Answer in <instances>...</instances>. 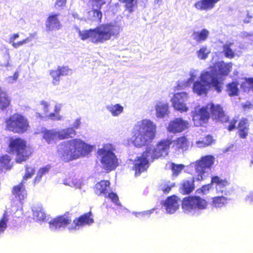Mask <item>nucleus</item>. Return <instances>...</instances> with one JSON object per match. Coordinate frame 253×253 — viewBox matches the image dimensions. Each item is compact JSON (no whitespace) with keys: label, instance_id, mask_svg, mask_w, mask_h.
<instances>
[{"label":"nucleus","instance_id":"obj_32","mask_svg":"<svg viewBox=\"0 0 253 253\" xmlns=\"http://www.w3.org/2000/svg\"><path fill=\"white\" fill-rule=\"evenodd\" d=\"M62 107L61 103H56L54 106V112L48 114V118L53 121H61L63 120V117L59 113Z\"/></svg>","mask_w":253,"mask_h":253},{"label":"nucleus","instance_id":"obj_43","mask_svg":"<svg viewBox=\"0 0 253 253\" xmlns=\"http://www.w3.org/2000/svg\"><path fill=\"white\" fill-rule=\"evenodd\" d=\"M169 168L172 171L173 176H177L181 171L184 169L185 166L182 164H169Z\"/></svg>","mask_w":253,"mask_h":253},{"label":"nucleus","instance_id":"obj_12","mask_svg":"<svg viewBox=\"0 0 253 253\" xmlns=\"http://www.w3.org/2000/svg\"><path fill=\"white\" fill-rule=\"evenodd\" d=\"M6 128L14 133H23L29 127L27 119L21 114L15 113L5 121Z\"/></svg>","mask_w":253,"mask_h":253},{"label":"nucleus","instance_id":"obj_2","mask_svg":"<svg viewBox=\"0 0 253 253\" xmlns=\"http://www.w3.org/2000/svg\"><path fill=\"white\" fill-rule=\"evenodd\" d=\"M93 146L80 138H74L60 143L57 146V154L63 161L68 162L88 155Z\"/></svg>","mask_w":253,"mask_h":253},{"label":"nucleus","instance_id":"obj_5","mask_svg":"<svg viewBox=\"0 0 253 253\" xmlns=\"http://www.w3.org/2000/svg\"><path fill=\"white\" fill-rule=\"evenodd\" d=\"M211 112L213 119L222 122H226L228 117L226 116L221 107L218 104L214 105L210 103L205 107H197L192 112V120L194 126H199L205 124L210 118V113Z\"/></svg>","mask_w":253,"mask_h":253},{"label":"nucleus","instance_id":"obj_64","mask_svg":"<svg viewBox=\"0 0 253 253\" xmlns=\"http://www.w3.org/2000/svg\"><path fill=\"white\" fill-rule=\"evenodd\" d=\"M39 117H40V118H42V116H41V115H40V114H39Z\"/></svg>","mask_w":253,"mask_h":253},{"label":"nucleus","instance_id":"obj_59","mask_svg":"<svg viewBox=\"0 0 253 253\" xmlns=\"http://www.w3.org/2000/svg\"><path fill=\"white\" fill-rule=\"evenodd\" d=\"M237 120L232 119L229 122V125L228 126V129L229 131L232 130L235 127V125L236 124Z\"/></svg>","mask_w":253,"mask_h":253},{"label":"nucleus","instance_id":"obj_20","mask_svg":"<svg viewBox=\"0 0 253 253\" xmlns=\"http://www.w3.org/2000/svg\"><path fill=\"white\" fill-rule=\"evenodd\" d=\"M43 139L48 144H54L59 139V133L57 129H47L44 128L41 132Z\"/></svg>","mask_w":253,"mask_h":253},{"label":"nucleus","instance_id":"obj_13","mask_svg":"<svg viewBox=\"0 0 253 253\" xmlns=\"http://www.w3.org/2000/svg\"><path fill=\"white\" fill-rule=\"evenodd\" d=\"M232 67V64L231 63L220 61L216 63L213 66L210 67L206 71L211 72L213 77L217 80H220V88L222 90L224 76L229 74L231 71Z\"/></svg>","mask_w":253,"mask_h":253},{"label":"nucleus","instance_id":"obj_46","mask_svg":"<svg viewBox=\"0 0 253 253\" xmlns=\"http://www.w3.org/2000/svg\"><path fill=\"white\" fill-rule=\"evenodd\" d=\"M121 2L125 3L126 8L131 12L134 10V7L136 4L137 0H119Z\"/></svg>","mask_w":253,"mask_h":253},{"label":"nucleus","instance_id":"obj_60","mask_svg":"<svg viewBox=\"0 0 253 253\" xmlns=\"http://www.w3.org/2000/svg\"><path fill=\"white\" fill-rule=\"evenodd\" d=\"M66 0H57L55 5L58 7L62 6L65 5Z\"/></svg>","mask_w":253,"mask_h":253},{"label":"nucleus","instance_id":"obj_6","mask_svg":"<svg viewBox=\"0 0 253 253\" xmlns=\"http://www.w3.org/2000/svg\"><path fill=\"white\" fill-rule=\"evenodd\" d=\"M93 222L92 213L89 212L74 219L72 223L71 219L66 215L57 217L49 222V227L53 231L65 228H67L70 231H72L79 230L84 226L89 225Z\"/></svg>","mask_w":253,"mask_h":253},{"label":"nucleus","instance_id":"obj_29","mask_svg":"<svg viewBox=\"0 0 253 253\" xmlns=\"http://www.w3.org/2000/svg\"><path fill=\"white\" fill-rule=\"evenodd\" d=\"M58 130L59 140L73 138L77 134L76 131L74 129V128L71 127L58 129Z\"/></svg>","mask_w":253,"mask_h":253},{"label":"nucleus","instance_id":"obj_25","mask_svg":"<svg viewBox=\"0 0 253 253\" xmlns=\"http://www.w3.org/2000/svg\"><path fill=\"white\" fill-rule=\"evenodd\" d=\"M58 15L54 14L50 15L46 21V28L49 31L58 30L61 28L60 24L58 18Z\"/></svg>","mask_w":253,"mask_h":253},{"label":"nucleus","instance_id":"obj_15","mask_svg":"<svg viewBox=\"0 0 253 253\" xmlns=\"http://www.w3.org/2000/svg\"><path fill=\"white\" fill-rule=\"evenodd\" d=\"M211 183L215 185V190L218 194L228 195L230 194V182L225 179L214 176L211 178Z\"/></svg>","mask_w":253,"mask_h":253},{"label":"nucleus","instance_id":"obj_42","mask_svg":"<svg viewBox=\"0 0 253 253\" xmlns=\"http://www.w3.org/2000/svg\"><path fill=\"white\" fill-rule=\"evenodd\" d=\"M238 84L234 82L227 85V91L230 96L237 95L239 91Z\"/></svg>","mask_w":253,"mask_h":253},{"label":"nucleus","instance_id":"obj_1","mask_svg":"<svg viewBox=\"0 0 253 253\" xmlns=\"http://www.w3.org/2000/svg\"><path fill=\"white\" fill-rule=\"evenodd\" d=\"M172 142L169 139H164L156 146H147L146 150L142 154L137 156L134 159H130L128 166L135 171V175H139L146 171L149 166L150 162L167 156Z\"/></svg>","mask_w":253,"mask_h":253},{"label":"nucleus","instance_id":"obj_22","mask_svg":"<svg viewBox=\"0 0 253 253\" xmlns=\"http://www.w3.org/2000/svg\"><path fill=\"white\" fill-rule=\"evenodd\" d=\"M220 0H199L194 4L195 7L201 11H208L214 8Z\"/></svg>","mask_w":253,"mask_h":253},{"label":"nucleus","instance_id":"obj_34","mask_svg":"<svg viewBox=\"0 0 253 253\" xmlns=\"http://www.w3.org/2000/svg\"><path fill=\"white\" fill-rule=\"evenodd\" d=\"M209 31L205 29L201 31L194 32L192 34L193 39L197 42H201L206 41L209 36Z\"/></svg>","mask_w":253,"mask_h":253},{"label":"nucleus","instance_id":"obj_54","mask_svg":"<svg viewBox=\"0 0 253 253\" xmlns=\"http://www.w3.org/2000/svg\"><path fill=\"white\" fill-rule=\"evenodd\" d=\"M107 196L109 197V199H110L112 202H113L114 204L118 206H120V202L119 200V198L118 196L114 193H111L107 194Z\"/></svg>","mask_w":253,"mask_h":253},{"label":"nucleus","instance_id":"obj_9","mask_svg":"<svg viewBox=\"0 0 253 253\" xmlns=\"http://www.w3.org/2000/svg\"><path fill=\"white\" fill-rule=\"evenodd\" d=\"M208 206V202L199 196H189L185 198L182 203L183 211L190 215L198 216L206 210Z\"/></svg>","mask_w":253,"mask_h":253},{"label":"nucleus","instance_id":"obj_45","mask_svg":"<svg viewBox=\"0 0 253 253\" xmlns=\"http://www.w3.org/2000/svg\"><path fill=\"white\" fill-rule=\"evenodd\" d=\"M11 158L9 156L7 155H3L0 157V163L2 167L8 169H10L11 165H10V161Z\"/></svg>","mask_w":253,"mask_h":253},{"label":"nucleus","instance_id":"obj_19","mask_svg":"<svg viewBox=\"0 0 253 253\" xmlns=\"http://www.w3.org/2000/svg\"><path fill=\"white\" fill-rule=\"evenodd\" d=\"M35 37V34H30L26 38L19 41L16 40L19 37V33H14L10 35L8 42L15 48H18L24 44L31 42Z\"/></svg>","mask_w":253,"mask_h":253},{"label":"nucleus","instance_id":"obj_14","mask_svg":"<svg viewBox=\"0 0 253 253\" xmlns=\"http://www.w3.org/2000/svg\"><path fill=\"white\" fill-rule=\"evenodd\" d=\"M189 96L186 92H178L174 94L170 101L173 108L180 113H185L188 111V107L186 102L188 100Z\"/></svg>","mask_w":253,"mask_h":253},{"label":"nucleus","instance_id":"obj_37","mask_svg":"<svg viewBox=\"0 0 253 253\" xmlns=\"http://www.w3.org/2000/svg\"><path fill=\"white\" fill-rule=\"evenodd\" d=\"M102 13L97 9H93L87 13V19L93 22H100L102 18Z\"/></svg>","mask_w":253,"mask_h":253},{"label":"nucleus","instance_id":"obj_30","mask_svg":"<svg viewBox=\"0 0 253 253\" xmlns=\"http://www.w3.org/2000/svg\"><path fill=\"white\" fill-rule=\"evenodd\" d=\"M106 108L113 117H118L124 112V107L120 104H108Z\"/></svg>","mask_w":253,"mask_h":253},{"label":"nucleus","instance_id":"obj_39","mask_svg":"<svg viewBox=\"0 0 253 253\" xmlns=\"http://www.w3.org/2000/svg\"><path fill=\"white\" fill-rule=\"evenodd\" d=\"M210 52V49L206 46H202L196 51V55L199 59L206 60L208 58Z\"/></svg>","mask_w":253,"mask_h":253},{"label":"nucleus","instance_id":"obj_48","mask_svg":"<svg viewBox=\"0 0 253 253\" xmlns=\"http://www.w3.org/2000/svg\"><path fill=\"white\" fill-rule=\"evenodd\" d=\"M253 86V78H245L241 84V87L244 91H247Z\"/></svg>","mask_w":253,"mask_h":253},{"label":"nucleus","instance_id":"obj_44","mask_svg":"<svg viewBox=\"0 0 253 253\" xmlns=\"http://www.w3.org/2000/svg\"><path fill=\"white\" fill-rule=\"evenodd\" d=\"M40 108L43 111V114L48 118V113L50 110L51 102L42 100L40 103Z\"/></svg>","mask_w":253,"mask_h":253},{"label":"nucleus","instance_id":"obj_24","mask_svg":"<svg viewBox=\"0 0 253 253\" xmlns=\"http://www.w3.org/2000/svg\"><path fill=\"white\" fill-rule=\"evenodd\" d=\"M25 182L22 181L21 182L14 186L13 188V194L16 198H17L21 205V202L27 197V191L25 190L24 184Z\"/></svg>","mask_w":253,"mask_h":253},{"label":"nucleus","instance_id":"obj_11","mask_svg":"<svg viewBox=\"0 0 253 253\" xmlns=\"http://www.w3.org/2000/svg\"><path fill=\"white\" fill-rule=\"evenodd\" d=\"M9 147L10 150L16 155L17 163L26 161L31 154V152L26 147V142L20 138L11 139Z\"/></svg>","mask_w":253,"mask_h":253},{"label":"nucleus","instance_id":"obj_26","mask_svg":"<svg viewBox=\"0 0 253 253\" xmlns=\"http://www.w3.org/2000/svg\"><path fill=\"white\" fill-rule=\"evenodd\" d=\"M33 216L36 221H43L45 218V213L42 206L39 204H34L32 208Z\"/></svg>","mask_w":253,"mask_h":253},{"label":"nucleus","instance_id":"obj_53","mask_svg":"<svg viewBox=\"0 0 253 253\" xmlns=\"http://www.w3.org/2000/svg\"><path fill=\"white\" fill-rule=\"evenodd\" d=\"M19 72L16 71L14 73V75L11 76H9L5 79L6 82L9 84H13L15 83L19 77Z\"/></svg>","mask_w":253,"mask_h":253},{"label":"nucleus","instance_id":"obj_4","mask_svg":"<svg viewBox=\"0 0 253 253\" xmlns=\"http://www.w3.org/2000/svg\"><path fill=\"white\" fill-rule=\"evenodd\" d=\"M215 158L211 155L202 157L194 164L195 174L193 179L185 180L182 184L181 190L183 194H189L194 188V182L204 180L210 174L211 168L214 163Z\"/></svg>","mask_w":253,"mask_h":253},{"label":"nucleus","instance_id":"obj_41","mask_svg":"<svg viewBox=\"0 0 253 253\" xmlns=\"http://www.w3.org/2000/svg\"><path fill=\"white\" fill-rule=\"evenodd\" d=\"M8 216L6 211H5L0 218V236L2 234L7 228V223L8 221Z\"/></svg>","mask_w":253,"mask_h":253},{"label":"nucleus","instance_id":"obj_63","mask_svg":"<svg viewBox=\"0 0 253 253\" xmlns=\"http://www.w3.org/2000/svg\"><path fill=\"white\" fill-rule=\"evenodd\" d=\"M138 216H137V217H142L141 214H137Z\"/></svg>","mask_w":253,"mask_h":253},{"label":"nucleus","instance_id":"obj_16","mask_svg":"<svg viewBox=\"0 0 253 253\" xmlns=\"http://www.w3.org/2000/svg\"><path fill=\"white\" fill-rule=\"evenodd\" d=\"M189 126L188 121L184 120L182 118H177L169 123L167 129L170 132L176 133L184 131Z\"/></svg>","mask_w":253,"mask_h":253},{"label":"nucleus","instance_id":"obj_27","mask_svg":"<svg viewBox=\"0 0 253 253\" xmlns=\"http://www.w3.org/2000/svg\"><path fill=\"white\" fill-rule=\"evenodd\" d=\"M173 147L177 151H184L187 150L189 143L187 138L184 136L178 138L173 141Z\"/></svg>","mask_w":253,"mask_h":253},{"label":"nucleus","instance_id":"obj_8","mask_svg":"<svg viewBox=\"0 0 253 253\" xmlns=\"http://www.w3.org/2000/svg\"><path fill=\"white\" fill-rule=\"evenodd\" d=\"M115 149L113 144L107 143L97 150L101 164L105 170H113L118 166V160L114 153Z\"/></svg>","mask_w":253,"mask_h":253},{"label":"nucleus","instance_id":"obj_21","mask_svg":"<svg viewBox=\"0 0 253 253\" xmlns=\"http://www.w3.org/2000/svg\"><path fill=\"white\" fill-rule=\"evenodd\" d=\"M198 75L199 71L198 70L191 69L188 73L189 78L185 81H179L178 82L177 87L180 89H184L186 87L190 86L196 81Z\"/></svg>","mask_w":253,"mask_h":253},{"label":"nucleus","instance_id":"obj_58","mask_svg":"<svg viewBox=\"0 0 253 253\" xmlns=\"http://www.w3.org/2000/svg\"><path fill=\"white\" fill-rule=\"evenodd\" d=\"M81 125V119L77 118L74 121L72 127L74 128V129L76 130V129H78L80 127Z\"/></svg>","mask_w":253,"mask_h":253},{"label":"nucleus","instance_id":"obj_18","mask_svg":"<svg viewBox=\"0 0 253 253\" xmlns=\"http://www.w3.org/2000/svg\"><path fill=\"white\" fill-rule=\"evenodd\" d=\"M155 115L157 118L163 119L169 114V104L167 100L159 99L155 102Z\"/></svg>","mask_w":253,"mask_h":253},{"label":"nucleus","instance_id":"obj_40","mask_svg":"<svg viewBox=\"0 0 253 253\" xmlns=\"http://www.w3.org/2000/svg\"><path fill=\"white\" fill-rule=\"evenodd\" d=\"M214 140L211 135H207L203 138L202 140L197 141L196 144L199 148L207 147L212 144Z\"/></svg>","mask_w":253,"mask_h":253},{"label":"nucleus","instance_id":"obj_10","mask_svg":"<svg viewBox=\"0 0 253 253\" xmlns=\"http://www.w3.org/2000/svg\"><path fill=\"white\" fill-rule=\"evenodd\" d=\"M94 30L95 36L93 40L95 43H103L119 33V27L110 24H102Z\"/></svg>","mask_w":253,"mask_h":253},{"label":"nucleus","instance_id":"obj_36","mask_svg":"<svg viewBox=\"0 0 253 253\" xmlns=\"http://www.w3.org/2000/svg\"><path fill=\"white\" fill-rule=\"evenodd\" d=\"M10 103V100L6 92L0 87V109L3 110L7 108Z\"/></svg>","mask_w":253,"mask_h":253},{"label":"nucleus","instance_id":"obj_56","mask_svg":"<svg viewBox=\"0 0 253 253\" xmlns=\"http://www.w3.org/2000/svg\"><path fill=\"white\" fill-rule=\"evenodd\" d=\"M245 202L249 205H253V192L249 193L245 198Z\"/></svg>","mask_w":253,"mask_h":253},{"label":"nucleus","instance_id":"obj_33","mask_svg":"<svg viewBox=\"0 0 253 253\" xmlns=\"http://www.w3.org/2000/svg\"><path fill=\"white\" fill-rule=\"evenodd\" d=\"M64 184L66 185L74 187L77 189H81L83 185V180L77 177H70L64 180Z\"/></svg>","mask_w":253,"mask_h":253},{"label":"nucleus","instance_id":"obj_57","mask_svg":"<svg viewBox=\"0 0 253 253\" xmlns=\"http://www.w3.org/2000/svg\"><path fill=\"white\" fill-rule=\"evenodd\" d=\"M212 183L208 184L207 185H205L202 186V187L199 189V190H200L201 192L204 194H206L208 191L210 190V189H211L212 187Z\"/></svg>","mask_w":253,"mask_h":253},{"label":"nucleus","instance_id":"obj_61","mask_svg":"<svg viewBox=\"0 0 253 253\" xmlns=\"http://www.w3.org/2000/svg\"><path fill=\"white\" fill-rule=\"evenodd\" d=\"M91 1L96 3L97 7H101L105 3L104 0H91Z\"/></svg>","mask_w":253,"mask_h":253},{"label":"nucleus","instance_id":"obj_17","mask_svg":"<svg viewBox=\"0 0 253 253\" xmlns=\"http://www.w3.org/2000/svg\"><path fill=\"white\" fill-rule=\"evenodd\" d=\"M180 200L175 196L169 197L164 202L163 208L169 214L174 213L179 208Z\"/></svg>","mask_w":253,"mask_h":253},{"label":"nucleus","instance_id":"obj_47","mask_svg":"<svg viewBox=\"0 0 253 253\" xmlns=\"http://www.w3.org/2000/svg\"><path fill=\"white\" fill-rule=\"evenodd\" d=\"M50 75L52 78V84L54 85H57L60 82L59 77L60 76L58 68L54 70H51L50 71Z\"/></svg>","mask_w":253,"mask_h":253},{"label":"nucleus","instance_id":"obj_23","mask_svg":"<svg viewBox=\"0 0 253 253\" xmlns=\"http://www.w3.org/2000/svg\"><path fill=\"white\" fill-rule=\"evenodd\" d=\"M233 46L234 42L230 41H227L223 45V52L226 57L232 59L236 56L239 57L241 55V52L236 51Z\"/></svg>","mask_w":253,"mask_h":253},{"label":"nucleus","instance_id":"obj_50","mask_svg":"<svg viewBox=\"0 0 253 253\" xmlns=\"http://www.w3.org/2000/svg\"><path fill=\"white\" fill-rule=\"evenodd\" d=\"M174 186V183L168 181L161 185V189L164 193H168Z\"/></svg>","mask_w":253,"mask_h":253},{"label":"nucleus","instance_id":"obj_52","mask_svg":"<svg viewBox=\"0 0 253 253\" xmlns=\"http://www.w3.org/2000/svg\"><path fill=\"white\" fill-rule=\"evenodd\" d=\"M34 173L35 169L34 168L27 167L26 169V173L23 176L22 181L25 182V181H26L28 178H31Z\"/></svg>","mask_w":253,"mask_h":253},{"label":"nucleus","instance_id":"obj_28","mask_svg":"<svg viewBox=\"0 0 253 253\" xmlns=\"http://www.w3.org/2000/svg\"><path fill=\"white\" fill-rule=\"evenodd\" d=\"M110 182L108 180H102L98 182L95 185V193L98 195L103 194L105 197H107L108 188Z\"/></svg>","mask_w":253,"mask_h":253},{"label":"nucleus","instance_id":"obj_62","mask_svg":"<svg viewBox=\"0 0 253 253\" xmlns=\"http://www.w3.org/2000/svg\"><path fill=\"white\" fill-rule=\"evenodd\" d=\"M252 35L248 33L247 32H243L242 33V36L243 37H248L249 36H251Z\"/></svg>","mask_w":253,"mask_h":253},{"label":"nucleus","instance_id":"obj_51","mask_svg":"<svg viewBox=\"0 0 253 253\" xmlns=\"http://www.w3.org/2000/svg\"><path fill=\"white\" fill-rule=\"evenodd\" d=\"M57 68L59 70L60 76H68L72 74V70L69 69L68 67L59 66Z\"/></svg>","mask_w":253,"mask_h":253},{"label":"nucleus","instance_id":"obj_3","mask_svg":"<svg viewBox=\"0 0 253 253\" xmlns=\"http://www.w3.org/2000/svg\"><path fill=\"white\" fill-rule=\"evenodd\" d=\"M132 143L137 147L150 143L156 134V125L149 119L137 121L131 130Z\"/></svg>","mask_w":253,"mask_h":253},{"label":"nucleus","instance_id":"obj_38","mask_svg":"<svg viewBox=\"0 0 253 253\" xmlns=\"http://www.w3.org/2000/svg\"><path fill=\"white\" fill-rule=\"evenodd\" d=\"M248 125L246 120H242L238 126L239 130V134L241 138H244L248 135Z\"/></svg>","mask_w":253,"mask_h":253},{"label":"nucleus","instance_id":"obj_31","mask_svg":"<svg viewBox=\"0 0 253 253\" xmlns=\"http://www.w3.org/2000/svg\"><path fill=\"white\" fill-rule=\"evenodd\" d=\"M228 198L223 196H217L212 198L211 205L212 208L221 209L227 203Z\"/></svg>","mask_w":253,"mask_h":253},{"label":"nucleus","instance_id":"obj_7","mask_svg":"<svg viewBox=\"0 0 253 253\" xmlns=\"http://www.w3.org/2000/svg\"><path fill=\"white\" fill-rule=\"evenodd\" d=\"M220 81L214 78L211 72L203 71L199 77V80H197L193 84V92L198 95L206 94L210 88L213 87L217 92H220Z\"/></svg>","mask_w":253,"mask_h":253},{"label":"nucleus","instance_id":"obj_35","mask_svg":"<svg viewBox=\"0 0 253 253\" xmlns=\"http://www.w3.org/2000/svg\"><path fill=\"white\" fill-rule=\"evenodd\" d=\"M79 34L82 40H89L91 42L95 43V42L93 40L94 37L95 36L94 29L79 31Z\"/></svg>","mask_w":253,"mask_h":253},{"label":"nucleus","instance_id":"obj_55","mask_svg":"<svg viewBox=\"0 0 253 253\" xmlns=\"http://www.w3.org/2000/svg\"><path fill=\"white\" fill-rule=\"evenodd\" d=\"M154 209H153L150 210L143 211L142 212H133V213L136 216H138L137 214H141L142 217H145V216H149L150 215L154 212Z\"/></svg>","mask_w":253,"mask_h":253},{"label":"nucleus","instance_id":"obj_49","mask_svg":"<svg viewBox=\"0 0 253 253\" xmlns=\"http://www.w3.org/2000/svg\"><path fill=\"white\" fill-rule=\"evenodd\" d=\"M50 169L49 166H46L44 168H41L38 171L37 175L35 179V182H38L40 181L43 175L48 172Z\"/></svg>","mask_w":253,"mask_h":253}]
</instances>
